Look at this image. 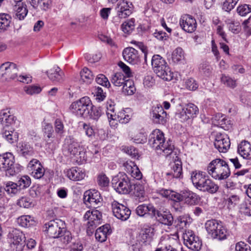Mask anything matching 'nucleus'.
I'll return each instance as SVG.
<instances>
[{
    "label": "nucleus",
    "mask_w": 251,
    "mask_h": 251,
    "mask_svg": "<svg viewBox=\"0 0 251 251\" xmlns=\"http://www.w3.org/2000/svg\"><path fill=\"white\" fill-rule=\"evenodd\" d=\"M19 149L20 154L25 157L31 156L35 153L33 147L29 143L25 142L19 144Z\"/></svg>",
    "instance_id": "7c9ffc66"
},
{
    "label": "nucleus",
    "mask_w": 251,
    "mask_h": 251,
    "mask_svg": "<svg viewBox=\"0 0 251 251\" xmlns=\"http://www.w3.org/2000/svg\"><path fill=\"white\" fill-rule=\"evenodd\" d=\"M46 74L52 81L60 82L63 81L64 73L58 67H54L47 71Z\"/></svg>",
    "instance_id": "bb28decb"
},
{
    "label": "nucleus",
    "mask_w": 251,
    "mask_h": 251,
    "mask_svg": "<svg viewBox=\"0 0 251 251\" xmlns=\"http://www.w3.org/2000/svg\"><path fill=\"white\" fill-rule=\"evenodd\" d=\"M27 167L31 171L32 175L34 178L40 179L44 176V168L37 159H32L28 163Z\"/></svg>",
    "instance_id": "a211bd4d"
},
{
    "label": "nucleus",
    "mask_w": 251,
    "mask_h": 251,
    "mask_svg": "<svg viewBox=\"0 0 251 251\" xmlns=\"http://www.w3.org/2000/svg\"><path fill=\"white\" fill-rule=\"evenodd\" d=\"M11 237L13 238V247L16 246V251H22L25 243V237L23 232L19 230L15 229L12 230Z\"/></svg>",
    "instance_id": "aec40b11"
},
{
    "label": "nucleus",
    "mask_w": 251,
    "mask_h": 251,
    "mask_svg": "<svg viewBox=\"0 0 251 251\" xmlns=\"http://www.w3.org/2000/svg\"><path fill=\"white\" fill-rule=\"evenodd\" d=\"M92 102L89 98L84 97L74 102L70 106L73 112L76 115L87 118L90 114Z\"/></svg>",
    "instance_id": "6e6552de"
},
{
    "label": "nucleus",
    "mask_w": 251,
    "mask_h": 251,
    "mask_svg": "<svg viewBox=\"0 0 251 251\" xmlns=\"http://www.w3.org/2000/svg\"><path fill=\"white\" fill-rule=\"evenodd\" d=\"M106 114L108 119H111L109 121V123L111 126H112L115 121L117 120V115L115 112L114 105L111 104H109L107 107Z\"/></svg>",
    "instance_id": "49530a36"
},
{
    "label": "nucleus",
    "mask_w": 251,
    "mask_h": 251,
    "mask_svg": "<svg viewBox=\"0 0 251 251\" xmlns=\"http://www.w3.org/2000/svg\"><path fill=\"white\" fill-rule=\"evenodd\" d=\"M17 204L24 208L30 207L32 205L30 199L27 197H22L17 202Z\"/></svg>",
    "instance_id": "5fc2aeb1"
},
{
    "label": "nucleus",
    "mask_w": 251,
    "mask_h": 251,
    "mask_svg": "<svg viewBox=\"0 0 251 251\" xmlns=\"http://www.w3.org/2000/svg\"><path fill=\"white\" fill-rule=\"evenodd\" d=\"M149 144L158 155L165 157L170 155L174 150V146L171 142L165 141L164 133L158 129L152 132Z\"/></svg>",
    "instance_id": "f257e3e1"
},
{
    "label": "nucleus",
    "mask_w": 251,
    "mask_h": 251,
    "mask_svg": "<svg viewBox=\"0 0 251 251\" xmlns=\"http://www.w3.org/2000/svg\"><path fill=\"white\" fill-rule=\"evenodd\" d=\"M184 58V52L180 47H177L172 52V60L173 62L177 63Z\"/></svg>",
    "instance_id": "e433bc0d"
},
{
    "label": "nucleus",
    "mask_w": 251,
    "mask_h": 251,
    "mask_svg": "<svg viewBox=\"0 0 251 251\" xmlns=\"http://www.w3.org/2000/svg\"><path fill=\"white\" fill-rule=\"evenodd\" d=\"M4 190L9 194H16L19 190L16 183L12 181H8L5 184L4 188Z\"/></svg>",
    "instance_id": "09e8293b"
},
{
    "label": "nucleus",
    "mask_w": 251,
    "mask_h": 251,
    "mask_svg": "<svg viewBox=\"0 0 251 251\" xmlns=\"http://www.w3.org/2000/svg\"><path fill=\"white\" fill-rule=\"evenodd\" d=\"M176 118L179 120L181 122H185L189 119L184 107L182 108L180 111L176 113Z\"/></svg>",
    "instance_id": "e2e57ef3"
},
{
    "label": "nucleus",
    "mask_w": 251,
    "mask_h": 251,
    "mask_svg": "<svg viewBox=\"0 0 251 251\" xmlns=\"http://www.w3.org/2000/svg\"><path fill=\"white\" fill-rule=\"evenodd\" d=\"M126 81L125 76L122 73L120 72L113 75L111 79V83L118 87L123 85Z\"/></svg>",
    "instance_id": "4c0bfd02"
},
{
    "label": "nucleus",
    "mask_w": 251,
    "mask_h": 251,
    "mask_svg": "<svg viewBox=\"0 0 251 251\" xmlns=\"http://www.w3.org/2000/svg\"><path fill=\"white\" fill-rule=\"evenodd\" d=\"M110 233V226L105 225L96 230L95 237L98 241L103 242L106 240L107 235Z\"/></svg>",
    "instance_id": "2f4dec72"
},
{
    "label": "nucleus",
    "mask_w": 251,
    "mask_h": 251,
    "mask_svg": "<svg viewBox=\"0 0 251 251\" xmlns=\"http://www.w3.org/2000/svg\"><path fill=\"white\" fill-rule=\"evenodd\" d=\"M97 181L99 185L101 187H105L108 186L109 180L105 174H100L98 176Z\"/></svg>",
    "instance_id": "864d4df0"
},
{
    "label": "nucleus",
    "mask_w": 251,
    "mask_h": 251,
    "mask_svg": "<svg viewBox=\"0 0 251 251\" xmlns=\"http://www.w3.org/2000/svg\"><path fill=\"white\" fill-rule=\"evenodd\" d=\"M236 251H251L250 247L243 242H239L236 244Z\"/></svg>",
    "instance_id": "774afa93"
},
{
    "label": "nucleus",
    "mask_w": 251,
    "mask_h": 251,
    "mask_svg": "<svg viewBox=\"0 0 251 251\" xmlns=\"http://www.w3.org/2000/svg\"><path fill=\"white\" fill-rule=\"evenodd\" d=\"M31 217L28 215H24L18 218V223L23 227H27L30 226V222H32Z\"/></svg>",
    "instance_id": "3c124183"
},
{
    "label": "nucleus",
    "mask_w": 251,
    "mask_h": 251,
    "mask_svg": "<svg viewBox=\"0 0 251 251\" xmlns=\"http://www.w3.org/2000/svg\"><path fill=\"white\" fill-rule=\"evenodd\" d=\"M237 11L242 16H245L251 12V5L244 4L237 7Z\"/></svg>",
    "instance_id": "603ef678"
},
{
    "label": "nucleus",
    "mask_w": 251,
    "mask_h": 251,
    "mask_svg": "<svg viewBox=\"0 0 251 251\" xmlns=\"http://www.w3.org/2000/svg\"><path fill=\"white\" fill-rule=\"evenodd\" d=\"M1 135L2 138L11 144L16 143L18 140V133L14 130H3Z\"/></svg>",
    "instance_id": "473e14b6"
},
{
    "label": "nucleus",
    "mask_w": 251,
    "mask_h": 251,
    "mask_svg": "<svg viewBox=\"0 0 251 251\" xmlns=\"http://www.w3.org/2000/svg\"><path fill=\"white\" fill-rule=\"evenodd\" d=\"M66 142L67 143L66 147L68 153L74 156H79L81 159L82 155H84V152L82 151L78 143L73 140L70 136L66 138Z\"/></svg>",
    "instance_id": "6ab92c4d"
},
{
    "label": "nucleus",
    "mask_w": 251,
    "mask_h": 251,
    "mask_svg": "<svg viewBox=\"0 0 251 251\" xmlns=\"http://www.w3.org/2000/svg\"><path fill=\"white\" fill-rule=\"evenodd\" d=\"M84 220H87V232L89 235L92 234L94 229L102 222V214L96 209L87 211L83 217Z\"/></svg>",
    "instance_id": "1a4fd4ad"
},
{
    "label": "nucleus",
    "mask_w": 251,
    "mask_h": 251,
    "mask_svg": "<svg viewBox=\"0 0 251 251\" xmlns=\"http://www.w3.org/2000/svg\"><path fill=\"white\" fill-rule=\"evenodd\" d=\"M151 117L153 123L164 125L166 122L167 113L161 105L157 104L152 107Z\"/></svg>",
    "instance_id": "2eb2a0df"
},
{
    "label": "nucleus",
    "mask_w": 251,
    "mask_h": 251,
    "mask_svg": "<svg viewBox=\"0 0 251 251\" xmlns=\"http://www.w3.org/2000/svg\"><path fill=\"white\" fill-rule=\"evenodd\" d=\"M215 147L221 152H226L229 149L230 142L227 135L218 133L214 141Z\"/></svg>",
    "instance_id": "4468645a"
},
{
    "label": "nucleus",
    "mask_w": 251,
    "mask_h": 251,
    "mask_svg": "<svg viewBox=\"0 0 251 251\" xmlns=\"http://www.w3.org/2000/svg\"><path fill=\"white\" fill-rule=\"evenodd\" d=\"M96 81L97 83L105 86L106 87H108L110 85V82L107 77L102 74L99 75L96 78Z\"/></svg>",
    "instance_id": "4d7b16f0"
},
{
    "label": "nucleus",
    "mask_w": 251,
    "mask_h": 251,
    "mask_svg": "<svg viewBox=\"0 0 251 251\" xmlns=\"http://www.w3.org/2000/svg\"><path fill=\"white\" fill-rule=\"evenodd\" d=\"M119 66L122 69V71L127 77H130L132 76V74L130 68L124 63L120 62L119 63Z\"/></svg>",
    "instance_id": "338daca9"
},
{
    "label": "nucleus",
    "mask_w": 251,
    "mask_h": 251,
    "mask_svg": "<svg viewBox=\"0 0 251 251\" xmlns=\"http://www.w3.org/2000/svg\"><path fill=\"white\" fill-rule=\"evenodd\" d=\"M112 184L115 190L119 194H127L131 192L132 184L125 173H119L112 180Z\"/></svg>",
    "instance_id": "423d86ee"
},
{
    "label": "nucleus",
    "mask_w": 251,
    "mask_h": 251,
    "mask_svg": "<svg viewBox=\"0 0 251 251\" xmlns=\"http://www.w3.org/2000/svg\"><path fill=\"white\" fill-rule=\"evenodd\" d=\"M221 81L228 87L234 88L236 86L235 81L228 76L222 75L221 77Z\"/></svg>",
    "instance_id": "052dcab7"
},
{
    "label": "nucleus",
    "mask_w": 251,
    "mask_h": 251,
    "mask_svg": "<svg viewBox=\"0 0 251 251\" xmlns=\"http://www.w3.org/2000/svg\"><path fill=\"white\" fill-rule=\"evenodd\" d=\"M11 17L7 14H0V32H3L7 30L10 26Z\"/></svg>",
    "instance_id": "f704fd0d"
},
{
    "label": "nucleus",
    "mask_w": 251,
    "mask_h": 251,
    "mask_svg": "<svg viewBox=\"0 0 251 251\" xmlns=\"http://www.w3.org/2000/svg\"><path fill=\"white\" fill-rule=\"evenodd\" d=\"M124 59L132 65L138 64L140 62L138 51L132 47L126 48L123 51Z\"/></svg>",
    "instance_id": "f3484780"
},
{
    "label": "nucleus",
    "mask_w": 251,
    "mask_h": 251,
    "mask_svg": "<svg viewBox=\"0 0 251 251\" xmlns=\"http://www.w3.org/2000/svg\"><path fill=\"white\" fill-rule=\"evenodd\" d=\"M191 180L194 186L203 192L214 194L219 189V186L209 178L205 173L201 171H194L191 173Z\"/></svg>",
    "instance_id": "f03ea898"
},
{
    "label": "nucleus",
    "mask_w": 251,
    "mask_h": 251,
    "mask_svg": "<svg viewBox=\"0 0 251 251\" xmlns=\"http://www.w3.org/2000/svg\"><path fill=\"white\" fill-rule=\"evenodd\" d=\"M185 85L187 89L192 91L195 90L198 87V84L196 81L192 78L186 80Z\"/></svg>",
    "instance_id": "69168bd1"
},
{
    "label": "nucleus",
    "mask_w": 251,
    "mask_h": 251,
    "mask_svg": "<svg viewBox=\"0 0 251 251\" xmlns=\"http://www.w3.org/2000/svg\"><path fill=\"white\" fill-rule=\"evenodd\" d=\"M179 24L181 28L188 33H192L197 27L196 20L190 15L182 16L179 21Z\"/></svg>",
    "instance_id": "dca6fc26"
},
{
    "label": "nucleus",
    "mask_w": 251,
    "mask_h": 251,
    "mask_svg": "<svg viewBox=\"0 0 251 251\" xmlns=\"http://www.w3.org/2000/svg\"><path fill=\"white\" fill-rule=\"evenodd\" d=\"M81 80L87 83H90L94 79V75L87 68H84L80 72Z\"/></svg>",
    "instance_id": "ea45409f"
},
{
    "label": "nucleus",
    "mask_w": 251,
    "mask_h": 251,
    "mask_svg": "<svg viewBox=\"0 0 251 251\" xmlns=\"http://www.w3.org/2000/svg\"><path fill=\"white\" fill-rule=\"evenodd\" d=\"M130 119V117L129 115L126 114L125 111L120 112L118 113V115H117L116 121H119L120 123L122 124L127 123Z\"/></svg>",
    "instance_id": "13d9d810"
},
{
    "label": "nucleus",
    "mask_w": 251,
    "mask_h": 251,
    "mask_svg": "<svg viewBox=\"0 0 251 251\" xmlns=\"http://www.w3.org/2000/svg\"><path fill=\"white\" fill-rule=\"evenodd\" d=\"M205 229L209 235L213 239L223 240L226 238V230L217 221L211 220L205 224Z\"/></svg>",
    "instance_id": "0eeeda50"
},
{
    "label": "nucleus",
    "mask_w": 251,
    "mask_h": 251,
    "mask_svg": "<svg viewBox=\"0 0 251 251\" xmlns=\"http://www.w3.org/2000/svg\"><path fill=\"white\" fill-rule=\"evenodd\" d=\"M239 0H224L222 8L225 11L229 12L233 9Z\"/></svg>",
    "instance_id": "8fccbe9b"
},
{
    "label": "nucleus",
    "mask_w": 251,
    "mask_h": 251,
    "mask_svg": "<svg viewBox=\"0 0 251 251\" xmlns=\"http://www.w3.org/2000/svg\"><path fill=\"white\" fill-rule=\"evenodd\" d=\"M0 169L6 172V175L13 176L21 171V167L15 163V157L11 152L0 154Z\"/></svg>",
    "instance_id": "39448f33"
},
{
    "label": "nucleus",
    "mask_w": 251,
    "mask_h": 251,
    "mask_svg": "<svg viewBox=\"0 0 251 251\" xmlns=\"http://www.w3.org/2000/svg\"><path fill=\"white\" fill-rule=\"evenodd\" d=\"M185 110L186 111V113L189 119L193 118L199 113V109L198 107L193 104V103H188L184 107Z\"/></svg>",
    "instance_id": "79ce46f5"
},
{
    "label": "nucleus",
    "mask_w": 251,
    "mask_h": 251,
    "mask_svg": "<svg viewBox=\"0 0 251 251\" xmlns=\"http://www.w3.org/2000/svg\"><path fill=\"white\" fill-rule=\"evenodd\" d=\"M19 190L25 189L29 187L31 184L30 177L27 176H23L16 183Z\"/></svg>",
    "instance_id": "c03bdc74"
},
{
    "label": "nucleus",
    "mask_w": 251,
    "mask_h": 251,
    "mask_svg": "<svg viewBox=\"0 0 251 251\" xmlns=\"http://www.w3.org/2000/svg\"><path fill=\"white\" fill-rule=\"evenodd\" d=\"M101 113L102 111L100 107L94 106L92 104L88 117L94 120H98L100 117Z\"/></svg>",
    "instance_id": "a18cd8bd"
},
{
    "label": "nucleus",
    "mask_w": 251,
    "mask_h": 251,
    "mask_svg": "<svg viewBox=\"0 0 251 251\" xmlns=\"http://www.w3.org/2000/svg\"><path fill=\"white\" fill-rule=\"evenodd\" d=\"M66 227L64 221L56 219L50 220L44 225V231L47 235L52 238H58Z\"/></svg>",
    "instance_id": "9d476101"
},
{
    "label": "nucleus",
    "mask_w": 251,
    "mask_h": 251,
    "mask_svg": "<svg viewBox=\"0 0 251 251\" xmlns=\"http://www.w3.org/2000/svg\"><path fill=\"white\" fill-rule=\"evenodd\" d=\"M182 201L188 205L196 204L199 201L198 195L190 191H182Z\"/></svg>",
    "instance_id": "cd10ccee"
},
{
    "label": "nucleus",
    "mask_w": 251,
    "mask_h": 251,
    "mask_svg": "<svg viewBox=\"0 0 251 251\" xmlns=\"http://www.w3.org/2000/svg\"><path fill=\"white\" fill-rule=\"evenodd\" d=\"M212 123L218 126H220L226 130H228L230 126V123L226 116L221 113H217L212 119Z\"/></svg>",
    "instance_id": "b1692460"
},
{
    "label": "nucleus",
    "mask_w": 251,
    "mask_h": 251,
    "mask_svg": "<svg viewBox=\"0 0 251 251\" xmlns=\"http://www.w3.org/2000/svg\"><path fill=\"white\" fill-rule=\"evenodd\" d=\"M206 170L210 176L218 180L226 179L230 175L228 164L220 158L211 161L208 165Z\"/></svg>",
    "instance_id": "7ed1b4c3"
},
{
    "label": "nucleus",
    "mask_w": 251,
    "mask_h": 251,
    "mask_svg": "<svg viewBox=\"0 0 251 251\" xmlns=\"http://www.w3.org/2000/svg\"><path fill=\"white\" fill-rule=\"evenodd\" d=\"M157 221L165 225L170 226H172L174 218L171 213L166 211H159L155 209L154 215H153Z\"/></svg>",
    "instance_id": "412c9836"
},
{
    "label": "nucleus",
    "mask_w": 251,
    "mask_h": 251,
    "mask_svg": "<svg viewBox=\"0 0 251 251\" xmlns=\"http://www.w3.org/2000/svg\"><path fill=\"white\" fill-rule=\"evenodd\" d=\"M0 71L1 81L9 82L17 77L18 68L15 64L7 62L1 65Z\"/></svg>",
    "instance_id": "9b49d317"
},
{
    "label": "nucleus",
    "mask_w": 251,
    "mask_h": 251,
    "mask_svg": "<svg viewBox=\"0 0 251 251\" xmlns=\"http://www.w3.org/2000/svg\"><path fill=\"white\" fill-rule=\"evenodd\" d=\"M60 238V241L64 245H67L72 240V235L71 233L67 230L66 227L64 228V230L61 233L60 236H58Z\"/></svg>",
    "instance_id": "de8ad7c7"
},
{
    "label": "nucleus",
    "mask_w": 251,
    "mask_h": 251,
    "mask_svg": "<svg viewBox=\"0 0 251 251\" xmlns=\"http://www.w3.org/2000/svg\"><path fill=\"white\" fill-rule=\"evenodd\" d=\"M123 32L127 35L130 34L135 29V20L131 18L124 22L121 26Z\"/></svg>",
    "instance_id": "c9c22d12"
},
{
    "label": "nucleus",
    "mask_w": 251,
    "mask_h": 251,
    "mask_svg": "<svg viewBox=\"0 0 251 251\" xmlns=\"http://www.w3.org/2000/svg\"><path fill=\"white\" fill-rule=\"evenodd\" d=\"M155 211V207L150 204L148 205L145 204L140 205L136 209V213L140 216H143L148 213L153 216V215H154Z\"/></svg>",
    "instance_id": "72a5a7b5"
},
{
    "label": "nucleus",
    "mask_w": 251,
    "mask_h": 251,
    "mask_svg": "<svg viewBox=\"0 0 251 251\" xmlns=\"http://www.w3.org/2000/svg\"><path fill=\"white\" fill-rule=\"evenodd\" d=\"M21 1H14L15 4L13 5V10L15 12L14 17L20 20H23L28 12L26 5Z\"/></svg>",
    "instance_id": "5701e85b"
},
{
    "label": "nucleus",
    "mask_w": 251,
    "mask_h": 251,
    "mask_svg": "<svg viewBox=\"0 0 251 251\" xmlns=\"http://www.w3.org/2000/svg\"><path fill=\"white\" fill-rule=\"evenodd\" d=\"M67 176L71 180L78 181L84 178L85 174L80 168L74 167L67 171Z\"/></svg>",
    "instance_id": "c756f323"
},
{
    "label": "nucleus",
    "mask_w": 251,
    "mask_h": 251,
    "mask_svg": "<svg viewBox=\"0 0 251 251\" xmlns=\"http://www.w3.org/2000/svg\"><path fill=\"white\" fill-rule=\"evenodd\" d=\"M167 175L172 176L174 178L182 177V163L180 160L177 159L171 164V170L167 173Z\"/></svg>",
    "instance_id": "c85d7f7f"
},
{
    "label": "nucleus",
    "mask_w": 251,
    "mask_h": 251,
    "mask_svg": "<svg viewBox=\"0 0 251 251\" xmlns=\"http://www.w3.org/2000/svg\"><path fill=\"white\" fill-rule=\"evenodd\" d=\"M14 117L10 113V109L6 108L0 111V123L4 126H8L14 122Z\"/></svg>",
    "instance_id": "393cba45"
},
{
    "label": "nucleus",
    "mask_w": 251,
    "mask_h": 251,
    "mask_svg": "<svg viewBox=\"0 0 251 251\" xmlns=\"http://www.w3.org/2000/svg\"><path fill=\"white\" fill-rule=\"evenodd\" d=\"M114 215L122 221H126L129 217L131 211L126 206L114 201L112 203Z\"/></svg>",
    "instance_id": "ddd939ff"
},
{
    "label": "nucleus",
    "mask_w": 251,
    "mask_h": 251,
    "mask_svg": "<svg viewBox=\"0 0 251 251\" xmlns=\"http://www.w3.org/2000/svg\"><path fill=\"white\" fill-rule=\"evenodd\" d=\"M130 8V5L128 4L126 0H120L117 4V6L116 7L117 14L122 18H126L132 13L131 10Z\"/></svg>",
    "instance_id": "4be33fe9"
},
{
    "label": "nucleus",
    "mask_w": 251,
    "mask_h": 251,
    "mask_svg": "<svg viewBox=\"0 0 251 251\" xmlns=\"http://www.w3.org/2000/svg\"><path fill=\"white\" fill-rule=\"evenodd\" d=\"M238 152L244 158L251 159V144L247 141H243L238 146Z\"/></svg>",
    "instance_id": "a878e982"
},
{
    "label": "nucleus",
    "mask_w": 251,
    "mask_h": 251,
    "mask_svg": "<svg viewBox=\"0 0 251 251\" xmlns=\"http://www.w3.org/2000/svg\"><path fill=\"white\" fill-rule=\"evenodd\" d=\"M135 90L134 82L131 80H126L123 84V92L126 95H132L134 93Z\"/></svg>",
    "instance_id": "58836bf2"
},
{
    "label": "nucleus",
    "mask_w": 251,
    "mask_h": 251,
    "mask_svg": "<svg viewBox=\"0 0 251 251\" xmlns=\"http://www.w3.org/2000/svg\"><path fill=\"white\" fill-rule=\"evenodd\" d=\"M240 211L245 215L251 216V203L244 201L240 206Z\"/></svg>",
    "instance_id": "6e6d98bb"
},
{
    "label": "nucleus",
    "mask_w": 251,
    "mask_h": 251,
    "mask_svg": "<svg viewBox=\"0 0 251 251\" xmlns=\"http://www.w3.org/2000/svg\"><path fill=\"white\" fill-rule=\"evenodd\" d=\"M25 92L29 95H32L36 94L39 93L41 91V89L40 87L34 86V85H31L29 86H25Z\"/></svg>",
    "instance_id": "bf43d9fd"
},
{
    "label": "nucleus",
    "mask_w": 251,
    "mask_h": 251,
    "mask_svg": "<svg viewBox=\"0 0 251 251\" xmlns=\"http://www.w3.org/2000/svg\"><path fill=\"white\" fill-rule=\"evenodd\" d=\"M151 65L154 72L158 76L166 81L173 79V73L167 66L165 59L160 55L156 54L152 56Z\"/></svg>",
    "instance_id": "20e7f679"
},
{
    "label": "nucleus",
    "mask_w": 251,
    "mask_h": 251,
    "mask_svg": "<svg viewBox=\"0 0 251 251\" xmlns=\"http://www.w3.org/2000/svg\"><path fill=\"white\" fill-rule=\"evenodd\" d=\"M133 195L137 197L142 198L145 195L144 185L140 183H136L132 185V190H131Z\"/></svg>",
    "instance_id": "a19ab883"
},
{
    "label": "nucleus",
    "mask_w": 251,
    "mask_h": 251,
    "mask_svg": "<svg viewBox=\"0 0 251 251\" xmlns=\"http://www.w3.org/2000/svg\"><path fill=\"white\" fill-rule=\"evenodd\" d=\"M83 200L86 204L89 203L91 206L95 207L100 201L94 197V194L90 192H85L84 194Z\"/></svg>",
    "instance_id": "37998d69"
},
{
    "label": "nucleus",
    "mask_w": 251,
    "mask_h": 251,
    "mask_svg": "<svg viewBox=\"0 0 251 251\" xmlns=\"http://www.w3.org/2000/svg\"><path fill=\"white\" fill-rule=\"evenodd\" d=\"M131 140L136 144H143L146 142V138L142 133L138 132L132 137Z\"/></svg>",
    "instance_id": "0e129e2a"
},
{
    "label": "nucleus",
    "mask_w": 251,
    "mask_h": 251,
    "mask_svg": "<svg viewBox=\"0 0 251 251\" xmlns=\"http://www.w3.org/2000/svg\"><path fill=\"white\" fill-rule=\"evenodd\" d=\"M184 244L190 249L194 251H199L202 246L201 241L199 237L196 236L191 230H188L184 234Z\"/></svg>",
    "instance_id": "f8f14e48"
},
{
    "label": "nucleus",
    "mask_w": 251,
    "mask_h": 251,
    "mask_svg": "<svg viewBox=\"0 0 251 251\" xmlns=\"http://www.w3.org/2000/svg\"><path fill=\"white\" fill-rule=\"evenodd\" d=\"M54 126L55 132L61 136L64 132V125L61 120L57 119L55 121Z\"/></svg>",
    "instance_id": "680f3d73"
}]
</instances>
